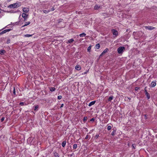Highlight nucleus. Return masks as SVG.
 <instances>
[{
  "mask_svg": "<svg viewBox=\"0 0 157 157\" xmlns=\"http://www.w3.org/2000/svg\"><path fill=\"white\" fill-rule=\"evenodd\" d=\"M66 144V141H63L62 143V145L63 147H64Z\"/></svg>",
  "mask_w": 157,
  "mask_h": 157,
  "instance_id": "obj_18",
  "label": "nucleus"
},
{
  "mask_svg": "<svg viewBox=\"0 0 157 157\" xmlns=\"http://www.w3.org/2000/svg\"><path fill=\"white\" fill-rule=\"evenodd\" d=\"M115 132L116 131L115 130H114L111 133V135L113 136H114Z\"/></svg>",
  "mask_w": 157,
  "mask_h": 157,
  "instance_id": "obj_29",
  "label": "nucleus"
},
{
  "mask_svg": "<svg viewBox=\"0 0 157 157\" xmlns=\"http://www.w3.org/2000/svg\"><path fill=\"white\" fill-rule=\"evenodd\" d=\"M139 89V88L138 87H136L135 88V90H137Z\"/></svg>",
  "mask_w": 157,
  "mask_h": 157,
  "instance_id": "obj_38",
  "label": "nucleus"
},
{
  "mask_svg": "<svg viewBox=\"0 0 157 157\" xmlns=\"http://www.w3.org/2000/svg\"><path fill=\"white\" fill-rule=\"evenodd\" d=\"M53 155L55 157H59L58 154L56 151H54L53 152Z\"/></svg>",
  "mask_w": 157,
  "mask_h": 157,
  "instance_id": "obj_13",
  "label": "nucleus"
},
{
  "mask_svg": "<svg viewBox=\"0 0 157 157\" xmlns=\"http://www.w3.org/2000/svg\"><path fill=\"white\" fill-rule=\"evenodd\" d=\"M145 95L146 96L148 99H149L150 98V95L147 92V91H146V92L145 93Z\"/></svg>",
  "mask_w": 157,
  "mask_h": 157,
  "instance_id": "obj_15",
  "label": "nucleus"
},
{
  "mask_svg": "<svg viewBox=\"0 0 157 157\" xmlns=\"http://www.w3.org/2000/svg\"><path fill=\"white\" fill-rule=\"evenodd\" d=\"M9 25H7V26H6L5 28H3V29H2L1 30H3V29H5V28H6L7 27V26H9Z\"/></svg>",
  "mask_w": 157,
  "mask_h": 157,
  "instance_id": "obj_43",
  "label": "nucleus"
},
{
  "mask_svg": "<svg viewBox=\"0 0 157 157\" xmlns=\"http://www.w3.org/2000/svg\"><path fill=\"white\" fill-rule=\"evenodd\" d=\"M88 138V135H87L86 137H85V139H87Z\"/></svg>",
  "mask_w": 157,
  "mask_h": 157,
  "instance_id": "obj_40",
  "label": "nucleus"
},
{
  "mask_svg": "<svg viewBox=\"0 0 157 157\" xmlns=\"http://www.w3.org/2000/svg\"><path fill=\"white\" fill-rule=\"evenodd\" d=\"M5 120V117H2L1 120V121L2 122Z\"/></svg>",
  "mask_w": 157,
  "mask_h": 157,
  "instance_id": "obj_34",
  "label": "nucleus"
},
{
  "mask_svg": "<svg viewBox=\"0 0 157 157\" xmlns=\"http://www.w3.org/2000/svg\"><path fill=\"white\" fill-rule=\"evenodd\" d=\"M87 117H84L83 118V121L85 122L87 120Z\"/></svg>",
  "mask_w": 157,
  "mask_h": 157,
  "instance_id": "obj_30",
  "label": "nucleus"
},
{
  "mask_svg": "<svg viewBox=\"0 0 157 157\" xmlns=\"http://www.w3.org/2000/svg\"><path fill=\"white\" fill-rule=\"evenodd\" d=\"M146 91H147V90H146V88H145V93L146 92Z\"/></svg>",
  "mask_w": 157,
  "mask_h": 157,
  "instance_id": "obj_44",
  "label": "nucleus"
},
{
  "mask_svg": "<svg viewBox=\"0 0 157 157\" xmlns=\"http://www.w3.org/2000/svg\"><path fill=\"white\" fill-rule=\"evenodd\" d=\"M86 35V34L84 33H82L80 34H79V36L80 37L85 36Z\"/></svg>",
  "mask_w": 157,
  "mask_h": 157,
  "instance_id": "obj_21",
  "label": "nucleus"
},
{
  "mask_svg": "<svg viewBox=\"0 0 157 157\" xmlns=\"http://www.w3.org/2000/svg\"><path fill=\"white\" fill-rule=\"evenodd\" d=\"M95 120V119L94 118H92L91 119H90V121H94Z\"/></svg>",
  "mask_w": 157,
  "mask_h": 157,
  "instance_id": "obj_39",
  "label": "nucleus"
},
{
  "mask_svg": "<svg viewBox=\"0 0 157 157\" xmlns=\"http://www.w3.org/2000/svg\"><path fill=\"white\" fill-rule=\"evenodd\" d=\"M50 91L51 92H53L56 89L54 87H51L50 88Z\"/></svg>",
  "mask_w": 157,
  "mask_h": 157,
  "instance_id": "obj_17",
  "label": "nucleus"
},
{
  "mask_svg": "<svg viewBox=\"0 0 157 157\" xmlns=\"http://www.w3.org/2000/svg\"><path fill=\"white\" fill-rule=\"evenodd\" d=\"M5 52V51L3 50H1L0 51V54L3 55Z\"/></svg>",
  "mask_w": 157,
  "mask_h": 157,
  "instance_id": "obj_22",
  "label": "nucleus"
},
{
  "mask_svg": "<svg viewBox=\"0 0 157 157\" xmlns=\"http://www.w3.org/2000/svg\"><path fill=\"white\" fill-rule=\"evenodd\" d=\"M10 40H8V41H7L8 43H10Z\"/></svg>",
  "mask_w": 157,
  "mask_h": 157,
  "instance_id": "obj_46",
  "label": "nucleus"
},
{
  "mask_svg": "<svg viewBox=\"0 0 157 157\" xmlns=\"http://www.w3.org/2000/svg\"><path fill=\"white\" fill-rule=\"evenodd\" d=\"M74 41V40L72 39H71L69 40H68V41L67 42V43H71L72 42H73Z\"/></svg>",
  "mask_w": 157,
  "mask_h": 157,
  "instance_id": "obj_16",
  "label": "nucleus"
},
{
  "mask_svg": "<svg viewBox=\"0 0 157 157\" xmlns=\"http://www.w3.org/2000/svg\"><path fill=\"white\" fill-rule=\"evenodd\" d=\"M75 68L76 70L79 71L81 69V67L78 64L75 66Z\"/></svg>",
  "mask_w": 157,
  "mask_h": 157,
  "instance_id": "obj_7",
  "label": "nucleus"
},
{
  "mask_svg": "<svg viewBox=\"0 0 157 157\" xmlns=\"http://www.w3.org/2000/svg\"><path fill=\"white\" fill-rule=\"evenodd\" d=\"M29 10V9L27 8L24 7L23 9V11L25 13H28Z\"/></svg>",
  "mask_w": 157,
  "mask_h": 157,
  "instance_id": "obj_8",
  "label": "nucleus"
},
{
  "mask_svg": "<svg viewBox=\"0 0 157 157\" xmlns=\"http://www.w3.org/2000/svg\"><path fill=\"white\" fill-rule=\"evenodd\" d=\"M156 82L155 81H152L151 82L150 86L151 87H154L156 86Z\"/></svg>",
  "mask_w": 157,
  "mask_h": 157,
  "instance_id": "obj_6",
  "label": "nucleus"
},
{
  "mask_svg": "<svg viewBox=\"0 0 157 157\" xmlns=\"http://www.w3.org/2000/svg\"><path fill=\"white\" fill-rule=\"evenodd\" d=\"M8 2H10L11 1V0H7Z\"/></svg>",
  "mask_w": 157,
  "mask_h": 157,
  "instance_id": "obj_45",
  "label": "nucleus"
},
{
  "mask_svg": "<svg viewBox=\"0 0 157 157\" xmlns=\"http://www.w3.org/2000/svg\"><path fill=\"white\" fill-rule=\"evenodd\" d=\"M109 50H108V49L107 48H106L103 52H102L101 53V55H100V56H102V55L104 54L105 53H106Z\"/></svg>",
  "mask_w": 157,
  "mask_h": 157,
  "instance_id": "obj_11",
  "label": "nucleus"
},
{
  "mask_svg": "<svg viewBox=\"0 0 157 157\" xmlns=\"http://www.w3.org/2000/svg\"><path fill=\"white\" fill-rule=\"evenodd\" d=\"M111 126L109 125L107 127V130H110L111 129Z\"/></svg>",
  "mask_w": 157,
  "mask_h": 157,
  "instance_id": "obj_28",
  "label": "nucleus"
},
{
  "mask_svg": "<svg viewBox=\"0 0 157 157\" xmlns=\"http://www.w3.org/2000/svg\"><path fill=\"white\" fill-rule=\"evenodd\" d=\"M13 93L14 95L16 94V91L14 88V90L13 91Z\"/></svg>",
  "mask_w": 157,
  "mask_h": 157,
  "instance_id": "obj_35",
  "label": "nucleus"
},
{
  "mask_svg": "<svg viewBox=\"0 0 157 157\" xmlns=\"http://www.w3.org/2000/svg\"><path fill=\"white\" fill-rule=\"evenodd\" d=\"M54 10H55V9H54V8L53 7H52V8L51 9V10H50V11H54Z\"/></svg>",
  "mask_w": 157,
  "mask_h": 157,
  "instance_id": "obj_37",
  "label": "nucleus"
},
{
  "mask_svg": "<svg viewBox=\"0 0 157 157\" xmlns=\"http://www.w3.org/2000/svg\"><path fill=\"white\" fill-rule=\"evenodd\" d=\"M24 102H21L20 103V105H24Z\"/></svg>",
  "mask_w": 157,
  "mask_h": 157,
  "instance_id": "obj_33",
  "label": "nucleus"
},
{
  "mask_svg": "<svg viewBox=\"0 0 157 157\" xmlns=\"http://www.w3.org/2000/svg\"><path fill=\"white\" fill-rule=\"evenodd\" d=\"M32 35H33L27 34L25 35H24V36H25V37H29L32 36Z\"/></svg>",
  "mask_w": 157,
  "mask_h": 157,
  "instance_id": "obj_23",
  "label": "nucleus"
},
{
  "mask_svg": "<svg viewBox=\"0 0 157 157\" xmlns=\"http://www.w3.org/2000/svg\"><path fill=\"white\" fill-rule=\"evenodd\" d=\"M100 8V6H98V5H96L94 6V9L95 10H98Z\"/></svg>",
  "mask_w": 157,
  "mask_h": 157,
  "instance_id": "obj_19",
  "label": "nucleus"
},
{
  "mask_svg": "<svg viewBox=\"0 0 157 157\" xmlns=\"http://www.w3.org/2000/svg\"><path fill=\"white\" fill-rule=\"evenodd\" d=\"M111 31L114 36H116L118 35V32L117 30L114 29H113L111 30Z\"/></svg>",
  "mask_w": 157,
  "mask_h": 157,
  "instance_id": "obj_4",
  "label": "nucleus"
},
{
  "mask_svg": "<svg viewBox=\"0 0 157 157\" xmlns=\"http://www.w3.org/2000/svg\"><path fill=\"white\" fill-rule=\"evenodd\" d=\"M146 28L147 29H148L149 30H152L154 28L152 26H148L146 27Z\"/></svg>",
  "mask_w": 157,
  "mask_h": 157,
  "instance_id": "obj_20",
  "label": "nucleus"
},
{
  "mask_svg": "<svg viewBox=\"0 0 157 157\" xmlns=\"http://www.w3.org/2000/svg\"><path fill=\"white\" fill-rule=\"evenodd\" d=\"M63 105H64L63 104H62L61 105L60 108H61L63 107Z\"/></svg>",
  "mask_w": 157,
  "mask_h": 157,
  "instance_id": "obj_41",
  "label": "nucleus"
},
{
  "mask_svg": "<svg viewBox=\"0 0 157 157\" xmlns=\"http://www.w3.org/2000/svg\"><path fill=\"white\" fill-rule=\"evenodd\" d=\"M30 23V21L26 22L25 23V24L22 26V27H23L26 26H27L28 25H29Z\"/></svg>",
  "mask_w": 157,
  "mask_h": 157,
  "instance_id": "obj_12",
  "label": "nucleus"
},
{
  "mask_svg": "<svg viewBox=\"0 0 157 157\" xmlns=\"http://www.w3.org/2000/svg\"><path fill=\"white\" fill-rule=\"evenodd\" d=\"M132 146L133 148L135 149L136 147V145L135 144H132Z\"/></svg>",
  "mask_w": 157,
  "mask_h": 157,
  "instance_id": "obj_32",
  "label": "nucleus"
},
{
  "mask_svg": "<svg viewBox=\"0 0 157 157\" xmlns=\"http://www.w3.org/2000/svg\"><path fill=\"white\" fill-rule=\"evenodd\" d=\"M114 98V97L113 95L110 96L108 99V101L109 102H111V101Z\"/></svg>",
  "mask_w": 157,
  "mask_h": 157,
  "instance_id": "obj_10",
  "label": "nucleus"
},
{
  "mask_svg": "<svg viewBox=\"0 0 157 157\" xmlns=\"http://www.w3.org/2000/svg\"><path fill=\"white\" fill-rule=\"evenodd\" d=\"M96 101H94L90 102L88 105L89 106H91L92 105H94Z\"/></svg>",
  "mask_w": 157,
  "mask_h": 157,
  "instance_id": "obj_9",
  "label": "nucleus"
},
{
  "mask_svg": "<svg viewBox=\"0 0 157 157\" xmlns=\"http://www.w3.org/2000/svg\"><path fill=\"white\" fill-rule=\"evenodd\" d=\"M91 46H90L88 48H87V51L88 52H90V50H91Z\"/></svg>",
  "mask_w": 157,
  "mask_h": 157,
  "instance_id": "obj_26",
  "label": "nucleus"
},
{
  "mask_svg": "<svg viewBox=\"0 0 157 157\" xmlns=\"http://www.w3.org/2000/svg\"><path fill=\"white\" fill-rule=\"evenodd\" d=\"M99 136V135L98 134H96L95 135V137L96 138H98Z\"/></svg>",
  "mask_w": 157,
  "mask_h": 157,
  "instance_id": "obj_36",
  "label": "nucleus"
},
{
  "mask_svg": "<svg viewBox=\"0 0 157 157\" xmlns=\"http://www.w3.org/2000/svg\"><path fill=\"white\" fill-rule=\"evenodd\" d=\"M100 47V46L99 44H97L96 45V48L97 49H99Z\"/></svg>",
  "mask_w": 157,
  "mask_h": 157,
  "instance_id": "obj_24",
  "label": "nucleus"
},
{
  "mask_svg": "<svg viewBox=\"0 0 157 157\" xmlns=\"http://www.w3.org/2000/svg\"><path fill=\"white\" fill-rule=\"evenodd\" d=\"M11 30L10 29H5L3 31H2L0 33V35H1L4 33H6L7 32H8Z\"/></svg>",
  "mask_w": 157,
  "mask_h": 157,
  "instance_id": "obj_5",
  "label": "nucleus"
},
{
  "mask_svg": "<svg viewBox=\"0 0 157 157\" xmlns=\"http://www.w3.org/2000/svg\"><path fill=\"white\" fill-rule=\"evenodd\" d=\"M1 13V12H0V13Z\"/></svg>",
  "mask_w": 157,
  "mask_h": 157,
  "instance_id": "obj_47",
  "label": "nucleus"
},
{
  "mask_svg": "<svg viewBox=\"0 0 157 157\" xmlns=\"http://www.w3.org/2000/svg\"><path fill=\"white\" fill-rule=\"evenodd\" d=\"M77 144H75L73 145V147L74 149H75L77 148Z\"/></svg>",
  "mask_w": 157,
  "mask_h": 157,
  "instance_id": "obj_25",
  "label": "nucleus"
},
{
  "mask_svg": "<svg viewBox=\"0 0 157 157\" xmlns=\"http://www.w3.org/2000/svg\"><path fill=\"white\" fill-rule=\"evenodd\" d=\"M43 11L44 13H48L50 12V10H43Z\"/></svg>",
  "mask_w": 157,
  "mask_h": 157,
  "instance_id": "obj_27",
  "label": "nucleus"
},
{
  "mask_svg": "<svg viewBox=\"0 0 157 157\" xmlns=\"http://www.w3.org/2000/svg\"><path fill=\"white\" fill-rule=\"evenodd\" d=\"M87 73V71L86 72H84V73H82V75H85V74H86Z\"/></svg>",
  "mask_w": 157,
  "mask_h": 157,
  "instance_id": "obj_42",
  "label": "nucleus"
},
{
  "mask_svg": "<svg viewBox=\"0 0 157 157\" xmlns=\"http://www.w3.org/2000/svg\"><path fill=\"white\" fill-rule=\"evenodd\" d=\"M125 50V48L124 47H120L117 48V52L119 54L122 53Z\"/></svg>",
  "mask_w": 157,
  "mask_h": 157,
  "instance_id": "obj_2",
  "label": "nucleus"
},
{
  "mask_svg": "<svg viewBox=\"0 0 157 157\" xmlns=\"http://www.w3.org/2000/svg\"><path fill=\"white\" fill-rule=\"evenodd\" d=\"M62 96L61 95H59V96H58V99H59V100H60L62 98Z\"/></svg>",
  "mask_w": 157,
  "mask_h": 157,
  "instance_id": "obj_31",
  "label": "nucleus"
},
{
  "mask_svg": "<svg viewBox=\"0 0 157 157\" xmlns=\"http://www.w3.org/2000/svg\"><path fill=\"white\" fill-rule=\"evenodd\" d=\"M28 14L26 13H23L22 14V17L24 19V21H25L27 20L28 18Z\"/></svg>",
  "mask_w": 157,
  "mask_h": 157,
  "instance_id": "obj_3",
  "label": "nucleus"
},
{
  "mask_svg": "<svg viewBox=\"0 0 157 157\" xmlns=\"http://www.w3.org/2000/svg\"><path fill=\"white\" fill-rule=\"evenodd\" d=\"M21 5L20 2H16L10 5L9 7L11 8H15L19 7Z\"/></svg>",
  "mask_w": 157,
  "mask_h": 157,
  "instance_id": "obj_1",
  "label": "nucleus"
},
{
  "mask_svg": "<svg viewBox=\"0 0 157 157\" xmlns=\"http://www.w3.org/2000/svg\"><path fill=\"white\" fill-rule=\"evenodd\" d=\"M39 106L38 105H35L34 107V110L35 111H36L38 110Z\"/></svg>",
  "mask_w": 157,
  "mask_h": 157,
  "instance_id": "obj_14",
  "label": "nucleus"
}]
</instances>
